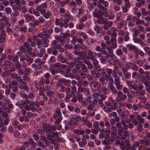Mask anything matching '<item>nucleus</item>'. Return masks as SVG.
<instances>
[{"mask_svg": "<svg viewBox=\"0 0 150 150\" xmlns=\"http://www.w3.org/2000/svg\"><path fill=\"white\" fill-rule=\"evenodd\" d=\"M130 141L129 139H127L125 140V143H121L120 144V149L122 150H135L134 146H130Z\"/></svg>", "mask_w": 150, "mask_h": 150, "instance_id": "nucleus-1", "label": "nucleus"}, {"mask_svg": "<svg viewBox=\"0 0 150 150\" xmlns=\"http://www.w3.org/2000/svg\"><path fill=\"white\" fill-rule=\"evenodd\" d=\"M114 135L111 134L110 137L107 138V139H104L102 141V144L104 145L111 144L112 142L116 140L115 137Z\"/></svg>", "mask_w": 150, "mask_h": 150, "instance_id": "nucleus-2", "label": "nucleus"}, {"mask_svg": "<svg viewBox=\"0 0 150 150\" xmlns=\"http://www.w3.org/2000/svg\"><path fill=\"white\" fill-rule=\"evenodd\" d=\"M127 97L126 95L123 93L121 91H119L117 93L116 99L118 101H123L125 100Z\"/></svg>", "mask_w": 150, "mask_h": 150, "instance_id": "nucleus-3", "label": "nucleus"}, {"mask_svg": "<svg viewBox=\"0 0 150 150\" xmlns=\"http://www.w3.org/2000/svg\"><path fill=\"white\" fill-rule=\"evenodd\" d=\"M100 106L104 111L107 112H111L113 110H115L116 108V107L115 106H112L111 107H108L105 106L103 104L101 105Z\"/></svg>", "mask_w": 150, "mask_h": 150, "instance_id": "nucleus-4", "label": "nucleus"}, {"mask_svg": "<svg viewBox=\"0 0 150 150\" xmlns=\"http://www.w3.org/2000/svg\"><path fill=\"white\" fill-rule=\"evenodd\" d=\"M62 116V114L60 109L59 108H57L55 110V113L53 115V118L55 119L58 117L61 118Z\"/></svg>", "mask_w": 150, "mask_h": 150, "instance_id": "nucleus-5", "label": "nucleus"}, {"mask_svg": "<svg viewBox=\"0 0 150 150\" xmlns=\"http://www.w3.org/2000/svg\"><path fill=\"white\" fill-rule=\"evenodd\" d=\"M93 16L96 18H101L103 17L102 12L98 11V9H96L93 12Z\"/></svg>", "mask_w": 150, "mask_h": 150, "instance_id": "nucleus-6", "label": "nucleus"}, {"mask_svg": "<svg viewBox=\"0 0 150 150\" xmlns=\"http://www.w3.org/2000/svg\"><path fill=\"white\" fill-rule=\"evenodd\" d=\"M131 87L134 90L139 91V90L143 89L144 88V86L142 84H139L138 86L137 83H134L132 85Z\"/></svg>", "mask_w": 150, "mask_h": 150, "instance_id": "nucleus-7", "label": "nucleus"}, {"mask_svg": "<svg viewBox=\"0 0 150 150\" xmlns=\"http://www.w3.org/2000/svg\"><path fill=\"white\" fill-rule=\"evenodd\" d=\"M20 83V85L19 86V88L20 89H24L26 91L29 90L28 86L25 82L23 81H21Z\"/></svg>", "mask_w": 150, "mask_h": 150, "instance_id": "nucleus-8", "label": "nucleus"}, {"mask_svg": "<svg viewBox=\"0 0 150 150\" xmlns=\"http://www.w3.org/2000/svg\"><path fill=\"white\" fill-rule=\"evenodd\" d=\"M62 19H56V25H59V26L60 27H64L65 28H67L68 26V24L67 23H61Z\"/></svg>", "mask_w": 150, "mask_h": 150, "instance_id": "nucleus-9", "label": "nucleus"}, {"mask_svg": "<svg viewBox=\"0 0 150 150\" xmlns=\"http://www.w3.org/2000/svg\"><path fill=\"white\" fill-rule=\"evenodd\" d=\"M119 115L121 117L126 118L128 116L129 112L126 109H124L119 113Z\"/></svg>", "mask_w": 150, "mask_h": 150, "instance_id": "nucleus-10", "label": "nucleus"}, {"mask_svg": "<svg viewBox=\"0 0 150 150\" xmlns=\"http://www.w3.org/2000/svg\"><path fill=\"white\" fill-rule=\"evenodd\" d=\"M107 50L109 54L108 55V57H107V58L108 57H111V58H113L115 56V54L113 53V49L111 47H109L107 48Z\"/></svg>", "mask_w": 150, "mask_h": 150, "instance_id": "nucleus-11", "label": "nucleus"}, {"mask_svg": "<svg viewBox=\"0 0 150 150\" xmlns=\"http://www.w3.org/2000/svg\"><path fill=\"white\" fill-rule=\"evenodd\" d=\"M97 20V22L100 24H105L107 23L108 20L105 18H103V17L101 18H98Z\"/></svg>", "mask_w": 150, "mask_h": 150, "instance_id": "nucleus-12", "label": "nucleus"}, {"mask_svg": "<svg viewBox=\"0 0 150 150\" xmlns=\"http://www.w3.org/2000/svg\"><path fill=\"white\" fill-rule=\"evenodd\" d=\"M6 33V32L4 30H2L1 31V34H0V43L3 42L6 39V37L5 35Z\"/></svg>", "mask_w": 150, "mask_h": 150, "instance_id": "nucleus-13", "label": "nucleus"}, {"mask_svg": "<svg viewBox=\"0 0 150 150\" xmlns=\"http://www.w3.org/2000/svg\"><path fill=\"white\" fill-rule=\"evenodd\" d=\"M10 62L9 60L6 61L2 65L1 67L4 69H7L10 66Z\"/></svg>", "mask_w": 150, "mask_h": 150, "instance_id": "nucleus-14", "label": "nucleus"}, {"mask_svg": "<svg viewBox=\"0 0 150 150\" xmlns=\"http://www.w3.org/2000/svg\"><path fill=\"white\" fill-rule=\"evenodd\" d=\"M105 133L104 131L103 130H102V132L100 133L99 134L98 136L100 139H102L104 138H105L104 139H107V138H109V136L108 134H105V135H104Z\"/></svg>", "mask_w": 150, "mask_h": 150, "instance_id": "nucleus-15", "label": "nucleus"}, {"mask_svg": "<svg viewBox=\"0 0 150 150\" xmlns=\"http://www.w3.org/2000/svg\"><path fill=\"white\" fill-rule=\"evenodd\" d=\"M121 62L120 60L116 59H115L113 62L114 68L118 69V66L121 65Z\"/></svg>", "mask_w": 150, "mask_h": 150, "instance_id": "nucleus-16", "label": "nucleus"}, {"mask_svg": "<svg viewBox=\"0 0 150 150\" xmlns=\"http://www.w3.org/2000/svg\"><path fill=\"white\" fill-rule=\"evenodd\" d=\"M108 86L109 89L113 94H115L117 93L118 92L115 87L113 86V84H109Z\"/></svg>", "mask_w": 150, "mask_h": 150, "instance_id": "nucleus-17", "label": "nucleus"}, {"mask_svg": "<svg viewBox=\"0 0 150 150\" xmlns=\"http://www.w3.org/2000/svg\"><path fill=\"white\" fill-rule=\"evenodd\" d=\"M42 47H47L48 46L49 40L47 37H44L42 38Z\"/></svg>", "mask_w": 150, "mask_h": 150, "instance_id": "nucleus-18", "label": "nucleus"}, {"mask_svg": "<svg viewBox=\"0 0 150 150\" xmlns=\"http://www.w3.org/2000/svg\"><path fill=\"white\" fill-rule=\"evenodd\" d=\"M127 131H125L120 136H117V139L119 140H123L125 139L127 137Z\"/></svg>", "mask_w": 150, "mask_h": 150, "instance_id": "nucleus-19", "label": "nucleus"}, {"mask_svg": "<svg viewBox=\"0 0 150 150\" xmlns=\"http://www.w3.org/2000/svg\"><path fill=\"white\" fill-rule=\"evenodd\" d=\"M122 71L123 72L124 75L125 76L126 79H129L130 78L131 74H130V73L127 72L126 71V69L122 70Z\"/></svg>", "mask_w": 150, "mask_h": 150, "instance_id": "nucleus-20", "label": "nucleus"}, {"mask_svg": "<svg viewBox=\"0 0 150 150\" xmlns=\"http://www.w3.org/2000/svg\"><path fill=\"white\" fill-rule=\"evenodd\" d=\"M58 59L62 63H65L66 62V58L63 56L61 54H59L57 56Z\"/></svg>", "mask_w": 150, "mask_h": 150, "instance_id": "nucleus-21", "label": "nucleus"}, {"mask_svg": "<svg viewBox=\"0 0 150 150\" xmlns=\"http://www.w3.org/2000/svg\"><path fill=\"white\" fill-rule=\"evenodd\" d=\"M4 121L3 122H2V121H1V122L0 123V127L3 126L4 125H7L8 122H9L10 120L9 119V117L4 118Z\"/></svg>", "mask_w": 150, "mask_h": 150, "instance_id": "nucleus-22", "label": "nucleus"}, {"mask_svg": "<svg viewBox=\"0 0 150 150\" xmlns=\"http://www.w3.org/2000/svg\"><path fill=\"white\" fill-rule=\"evenodd\" d=\"M16 105L18 106L19 108L21 109H22L24 107V100H21L20 101L17 102Z\"/></svg>", "mask_w": 150, "mask_h": 150, "instance_id": "nucleus-23", "label": "nucleus"}, {"mask_svg": "<svg viewBox=\"0 0 150 150\" xmlns=\"http://www.w3.org/2000/svg\"><path fill=\"white\" fill-rule=\"evenodd\" d=\"M69 70L68 69L64 70L61 71V73L62 74L64 75L66 77H69L71 76L70 73H69Z\"/></svg>", "mask_w": 150, "mask_h": 150, "instance_id": "nucleus-24", "label": "nucleus"}, {"mask_svg": "<svg viewBox=\"0 0 150 150\" xmlns=\"http://www.w3.org/2000/svg\"><path fill=\"white\" fill-rule=\"evenodd\" d=\"M24 17L27 22H28L32 20L34 18L33 15H30L29 14L25 15Z\"/></svg>", "mask_w": 150, "mask_h": 150, "instance_id": "nucleus-25", "label": "nucleus"}, {"mask_svg": "<svg viewBox=\"0 0 150 150\" xmlns=\"http://www.w3.org/2000/svg\"><path fill=\"white\" fill-rule=\"evenodd\" d=\"M94 58H95V57L93 55V52L91 51H89L88 56H87V59L93 60Z\"/></svg>", "mask_w": 150, "mask_h": 150, "instance_id": "nucleus-26", "label": "nucleus"}, {"mask_svg": "<svg viewBox=\"0 0 150 150\" xmlns=\"http://www.w3.org/2000/svg\"><path fill=\"white\" fill-rule=\"evenodd\" d=\"M117 129V128L116 126H112L111 129V134L112 135H114V136H115L117 134V133L116 132Z\"/></svg>", "mask_w": 150, "mask_h": 150, "instance_id": "nucleus-27", "label": "nucleus"}, {"mask_svg": "<svg viewBox=\"0 0 150 150\" xmlns=\"http://www.w3.org/2000/svg\"><path fill=\"white\" fill-rule=\"evenodd\" d=\"M136 117L137 120L138 121V123L139 122V124H142L144 123V119L142 118V116L141 115H138Z\"/></svg>", "mask_w": 150, "mask_h": 150, "instance_id": "nucleus-28", "label": "nucleus"}, {"mask_svg": "<svg viewBox=\"0 0 150 150\" xmlns=\"http://www.w3.org/2000/svg\"><path fill=\"white\" fill-rule=\"evenodd\" d=\"M91 85L94 88H97V89H98L99 87L100 84L98 82L95 81L91 83Z\"/></svg>", "mask_w": 150, "mask_h": 150, "instance_id": "nucleus-29", "label": "nucleus"}, {"mask_svg": "<svg viewBox=\"0 0 150 150\" xmlns=\"http://www.w3.org/2000/svg\"><path fill=\"white\" fill-rule=\"evenodd\" d=\"M73 132L75 134L81 135L84 133L85 131L83 129L80 130L76 129L74 130Z\"/></svg>", "mask_w": 150, "mask_h": 150, "instance_id": "nucleus-30", "label": "nucleus"}, {"mask_svg": "<svg viewBox=\"0 0 150 150\" xmlns=\"http://www.w3.org/2000/svg\"><path fill=\"white\" fill-rule=\"evenodd\" d=\"M81 69L79 71L80 72H86L88 71V70L86 69V66L83 64H81Z\"/></svg>", "mask_w": 150, "mask_h": 150, "instance_id": "nucleus-31", "label": "nucleus"}, {"mask_svg": "<svg viewBox=\"0 0 150 150\" xmlns=\"http://www.w3.org/2000/svg\"><path fill=\"white\" fill-rule=\"evenodd\" d=\"M101 92L105 95H106L109 92L108 89L104 86H103L101 89Z\"/></svg>", "mask_w": 150, "mask_h": 150, "instance_id": "nucleus-32", "label": "nucleus"}, {"mask_svg": "<svg viewBox=\"0 0 150 150\" xmlns=\"http://www.w3.org/2000/svg\"><path fill=\"white\" fill-rule=\"evenodd\" d=\"M87 143V141L84 138H82L81 141L79 143V145L80 147H82Z\"/></svg>", "mask_w": 150, "mask_h": 150, "instance_id": "nucleus-33", "label": "nucleus"}, {"mask_svg": "<svg viewBox=\"0 0 150 150\" xmlns=\"http://www.w3.org/2000/svg\"><path fill=\"white\" fill-rule=\"evenodd\" d=\"M124 17V14L121 12H119L117 15V19L118 21H120Z\"/></svg>", "mask_w": 150, "mask_h": 150, "instance_id": "nucleus-34", "label": "nucleus"}, {"mask_svg": "<svg viewBox=\"0 0 150 150\" xmlns=\"http://www.w3.org/2000/svg\"><path fill=\"white\" fill-rule=\"evenodd\" d=\"M70 1V0H65V1L60 2L59 4L60 5L61 7H63L69 3Z\"/></svg>", "mask_w": 150, "mask_h": 150, "instance_id": "nucleus-35", "label": "nucleus"}, {"mask_svg": "<svg viewBox=\"0 0 150 150\" xmlns=\"http://www.w3.org/2000/svg\"><path fill=\"white\" fill-rule=\"evenodd\" d=\"M28 143L29 144L31 145V146L32 147H34L36 146V143L33 142V139L31 138H30L29 139Z\"/></svg>", "mask_w": 150, "mask_h": 150, "instance_id": "nucleus-36", "label": "nucleus"}, {"mask_svg": "<svg viewBox=\"0 0 150 150\" xmlns=\"http://www.w3.org/2000/svg\"><path fill=\"white\" fill-rule=\"evenodd\" d=\"M24 46L26 48V49L28 51H31L32 50V49L31 47H30L29 43L27 42H25L24 44Z\"/></svg>", "mask_w": 150, "mask_h": 150, "instance_id": "nucleus-37", "label": "nucleus"}, {"mask_svg": "<svg viewBox=\"0 0 150 150\" xmlns=\"http://www.w3.org/2000/svg\"><path fill=\"white\" fill-rule=\"evenodd\" d=\"M104 39L106 41V44L108 46H109V45L111 44L110 42L109 41L110 37L108 36L105 35L104 37Z\"/></svg>", "mask_w": 150, "mask_h": 150, "instance_id": "nucleus-38", "label": "nucleus"}, {"mask_svg": "<svg viewBox=\"0 0 150 150\" xmlns=\"http://www.w3.org/2000/svg\"><path fill=\"white\" fill-rule=\"evenodd\" d=\"M129 64H124L122 67L121 69L122 70L126 69V71H127L128 69L131 68V66L129 65Z\"/></svg>", "mask_w": 150, "mask_h": 150, "instance_id": "nucleus-39", "label": "nucleus"}, {"mask_svg": "<svg viewBox=\"0 0 150 150\" xmlns=\"http://www.w3.org/2000/svg\"><path fill=\"white\" fill-rule=\"evenodd\" d=\"M19 56H20V52L17 53L16 55L14 56L13 59V61L14 62H17L18 59V57Z\"/></svg>", "mask_w": 150, "mask_h": 150, "instance_id": "nucleus-40", "label": "nucleus"}, {"mask_svg": "<svg viewBox=\"0 0 150 150\" xmlns=\"http://www.w3.org/2000/svg\"><path fill=\"white\" fill-rule=\"evenodd\" d=\"M129 64L132 66V68L133 70L135 71H137L138 70V67L137 66L131 62H129Z\"/></svg>", "mask_w": 150, "mask_h": 150, "instance_id": "nucleus-41", "label": "nucleus"}, {"mask_svg": "<svg viewBox=\"0 0 150 150\" xmlns=\"http://www.w3.org/2000/svg\"><path fill=\"white\" fill-rule=\"evenodd\" d=\"M97 68L98 69V71H100V69L99 68V67L98 66L95 67L94 68V69H92L91 71V74L92 75H94L96 74V71L95 70L97 69Z\"/></svg>", "mask_w": 150, "mask_h": 150, "instance_id": "nucleus-42", "label": "nucleus"}, {"mask_svg": "<svg viewBox=\"0 0 150 150\" xmlns=\"http://www.w3.org/2000/svg\"><path fill=\"white\" fill-rule=\"evenodd\" d=\"M136 23L137 24H143L144 25H148L147 23H145L143 21H141L138 19H137Z\"/></svg>", "mask_w": 150, "mask_h": 150, "instance_id": "nucleus-43", "label": "nucleus"}, {"mask_svg": "<svg viewBox=\"0 0 150 150\" xmlns=\"http://www.w3.org/2000/svg\"><path fill=\"white\" fill-rule=\"evenodd\" d=\"M127 47L129 50H133L135 48V46L131 44H128L127 45Z\"/></svg>", "mask_w": 150, "mask_h": 150, "instance_id": "nucleus-44", "label": "nucleus"}, {"mask_svg": "<svg viewBox=\"0 0 150 150\" xmlns=\"http://www.w3.org/2000/svg\"><path fill=\"white\" fill-rule=\"evenodd\" d=\"M127 23L126 21H122L119 23L118 28H120L123 27L124 25L126 24Z\"/></svg>", "mask_w": 150, "mask_h": 150, "instance_id": "nucleus-45", "label": "nucleus"}, {"mask_svg": "<svg viewBox=\"0 0 150 150\" xmlns=\"http://www.w3.org/2000/svg\"><path fill=\"white\" fill-rule=\"evenodd\" d=\"M115 84V85L120 83V77L118 76L114 77Z\"/></svg>", "mask_w": 150, "mask_h": 150, "instance_id": "nucleus-46", "label": "nucleus"}, {"mask_svg": "<svg viewBox=\"0 0 150 150\" xmlns=\"http://www.w3.org/2000/svg\"><path fill=\"white\" fill-rule=\"evenodd\" d=\"M85 53L84 52L82 51H80V53L79 56L78 58L79 59H82L85 56Z\"/></svg>", "mask_w": 150, "mask_h": 150, "instance_id": "nucleus-47", "label": "nucleus"}, {"mask_svg": "<svg viewBox=\"0 0 150 150\" xmlns=\"http://www.w3.org/2000/svg\"><path fill=\"white\" fill-rule=\"evenodd\" d=\"M52 130V126L50 125H48L47 128L46 129H45L46 132L48 134L50 133L51 131Z\"/></svg>", "mask_w": 150, "mask_h": 150, "instance_id": "nucleus-48", "label": "nucleus"}, {"mask_svg": "<svg viewBox=\"0 0 150 150\" xmlns=\"http://www.w3.org/2000/svg\"><path fill=\"white\" fill-rule=\"evenodd\" d=\"M77 97L79 102H81L83 98V95L81 94H77Z\"/></svg>", "mask_w": 150, "mask_h": 150, "instance_id": "nucleus-49", "label": "nucleus"}, {"mask_svg": "<svg viewBox=\"0 0 150 150\" xmlns=\"http://www.w3.org/2000/svg\"><path fill=\"white\" fill-rule=\"evenodd\" d=\"M93 126L94 128L97 129H98L99 128L98 122L97 121H96L93 123Z\"/></svg>", "mask_w": 150, "mask_h": 150, "instance_id": "nucleus-50", "label": "nucleus"}, {"mask_svg": "<svg viewBox=\"0 0 150 150\" xmlns=\"http://www.w3.org/2000/svg\"><path fill=\"white\" fill-rule=\"evenodd\" d=\"M97 6L101 11H104L106 8L103 6L101 5L100 4H98L97 5Z\"/></svg>", "mask_w": 150, "mask_h": 150, "instance_id": "nucleus-51", "label": "nucleus"}, {"mask_svg": "<svg viewBox=\"0 0 150 150\" xmlns=\"http://www.w3.org/2000/svg\"><path fill=\"white\" fill-rule=\"evenodd\" d=\"M101 95V93L100 92H99L98 93H94L93 94V96L95 98H98V97H100Z\"/></svg>", "mask_w": 150, "mask_h": 150, "instance_id": "nucleus-52", "label": "nucleus"}, {"mask_svg": "<svg viewBox=\"0 0 150 150\" xmlns=\"http://www.w3.org/2000/svg\"><path fill=\"white\" fill-rule=\"evenodd\" d=\"M46 32V31H44L42 33H40L38 35V36L39 37L41 38L44 35H45V36H48V34Z\"/></svg>", "mask_w": 150, "mask_h": 150, "instance_id": "nucleus-53", "label": "nucleus"}, {"mask_svg": "<svg viewBox=\"0 0 150 150\" xmlns=\"http://www.w3.org/2000/svg\"><path fill=\"white\" fill-rule=\"evenodd\" d=\"M115 85L117 89L118 90H120L123 88V86L122 84H120V83L116 84Z\"/></svg>", "mask_w": 150, "mask_h": 150, "instance_id": "nucleus-54", "label": "nucleus"}, {"mask_svg": "<svg viewBox=\"0 0 150 150\" xmlns=\"http://www.w3.org/2000/svg\"><path fill=\"white\" fill-rule=\"evenodd\" d=\"M129 89L126 87H124L123 88V92L124 93H127V96L129 97H130V96H129Z\"/></svg>", "mask_w": 150, "mask_h": 150, "instance_id": "nucleus-55", "label": "nucleus"}, {"mask_svg": "<svg viewBox=\"0 0 150 150\" xmlns=\"http://www.w3.org/2000/svg\"><path fill=\"white\" fill-rule=\"evenodd\" d=\"M116 31V29H110L107 32V34L108 35H110L111 34L114 32H115Z\"/></svg>", "mask_w": 150, "mask_h": 150, "instance_id": "nucleus-56", "label": "nucleus"}, {"mask_svg": "<svg viewBox=\"0 0 150 150\" xmlns=\"http://www.w3.org/2000/svg\"><path fill=\"white\" fill-rule=\"evenodd\" d=\"M5 11L6 13L7 14L11 13L12 11L11 8L9 7H6L5 8Z\"/></svg>", "mask_w": 150, "mask_h": 150, "instance_id": "nucleus-57", "label": "nucleus"}, {"mask_svg": "<svg viewBox=\"0 0 150 150\" xmlns=\"http://www.w3.org/2000/svg\"><path fill=\"white\" fill-rule=\"evenodd\" d=\"M108 116L110 117H115L117 116V114L116 112H113L110 113Z\"/></svg>", "mask_w": 150, "mask_h": 150, "instance_id": "nucleus-58", "label": "nucleus"}, {"mask_svg": "<svg viewBox=\"0 0 150 150\" xmlns=\"http://www.w3.org/2000/svg\"><path fill=\"white\" fill-rule=\"evenodd\" d=\"M20 96L21 97L25 98H27V96H26L25 92L23 91H20Z\"/></svg>", "mask_w": 150, "mask_h": 150, "instance_id": "nucleus-59", "label": "nucleus"}, {"mask_svg": "<svg viewBox=\"0 0 150 150\" xmlns=\"http://www.w3.org/2000/svg\"><path fill=\"white\" fill-rule=\"evenodd\" d=\"M84 124L86 125L88 128H91L92 127V123L88 120L86 123H84Z\"/></svg>", "mask_w": 150, "mask_h": 150, "instance_id": "nucleus-60", "label": "nucleus"}, {"mask_svg": "<svg viewBox=\"0 0 150 150\" xmlns=\"http://www.w3.org/2000/svg\"><path fill=\"white\" fill-rule=\"evenodd\" d=\"M118 69H116L115 68H114V69L112 71V75L114 77H116L117 76H118L117 75V70Z\"/></svg>", "mask_w": 150, "mask_h": 150, "instance_id": "nucleus-61", "label": "nucleus"}, {"mask_svg": "<svg viewBox=\"0 0 150 150\" xmlns=\"http://www.w3.org/2000/svg\"><path fill=\"white\" fill-rule=\"evenodd\" d=\"M56 60V59L55 57L53 56H51L50 58L49 61L53 63L55 62Z\"/></svg>", "mask_w": 150, "mask_h": 150, "instance_id": "nucleus-62", "label": "nucleus"}, {"mask_svg": "<svg viewBox=\"0 0 150 150\" xmlns=\"http://www.w3.org/2000/svg\"><path fill=\"white\" fill-rule=\"evenodd\" d=\"M51 15V13L49 11H47L46 13L44 14V17L46 18H48L50 15Z\"/></svg>", "mask_w": 150, "mask_h": 150, "instance_id": "nucleus-63", "label": "nucleus"}, {"mask_svg": "<svg viewBox=\"0 0 150 150\" xmlns=\"http://www.w3.org/2000/svg\"><path fill=\"white\" fill-rule=\"evenodd\" d=\"M47 93V95L48 97H52L54 93V92L52 91H47V92H46Z\"/></svg>", "mask_w": 150, "mask_h": 150, "instance_id": "nucleus-64", "label": "nucleus"}]
</instances>
